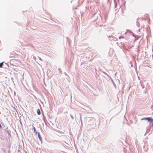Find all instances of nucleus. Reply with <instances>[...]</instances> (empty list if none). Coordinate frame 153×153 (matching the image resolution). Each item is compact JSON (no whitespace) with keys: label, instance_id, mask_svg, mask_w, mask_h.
<instances>
[{"label":"nucleus","instance_id":"obj_1","mask_svg":"<svg viewBox=\"0 0 153 153\" xmlns=\"http://www.w3.org/2000/svg\"><path fill=\"white\" fill-rule=\"evenodd\" d=\"M148 120V122H149V121H151V120H152V118L151 117H146L142 118L141 119V120Z\"/></svg>","mask_w":153,"mask_h":153},{"label":"nucleus","instance_id":"obj_2","mask_svg":"<svg viewBox=\"0 0 153 153\" xmlns=\"http://www.w3.org/2000/svg\"><path fill=\"white\" fill-rule=\"evenodd\" d=\"M151 128V126H149L146 129V132L145 134V135H146V134L149 133L150 131Z\"/></svg>","mask_w":153,"mask_h":153},{"label":"nucleus","instance_id":"obj_3","mask_svg":"<svg viewBox=\"0 0 153 153\" xmlns=\"http://www.w3.org/2000/svg\"><path fill=\"white\" fill-rule=\"evenodd\" d=\"M37 134H38V137L39 138V139L40 141H41L42 142V137L41 135H40L39 133V132H38Z\"/></svg>","mask_w":153,"mask_h":153},{"label":"nucleus","instance_id":"obj_4","mask_svg":"<svg viewBox=\"0 0 153 153\" xmlns=\"http://www.w3.org/2000/svg\"><path fill=\"white\" fill-rule=\"evenodd\" d=\"M37 113L38 115H40V114H41V112H40V110L39 108H38L37 110Z\"/></svg>","mask_w":153,"mask_h":153},{"label":"nucleus","instance_id":"obj_5","mask_svg":"<svg viewBox=\"0 0 153 153\" xmlns=\"http://www.w3.org/2000/svg\"><path fill=\"white\" fill-rule=\"evenodd\" d=\"M33 130H34V132L36 134H37L38 132H37L34 126H33Z\"/></svg>","mask_w":153,"mask_h":153},{"label":"nucleus","instance_id":"obj_6","mask_svg":"<svg viewBox=\"0 0 153 153\" xmlns=\"http://www.w3.org/2000/svg\"><path fill=\"white\" fill-rule=\"evenodd\" d=\"M4 62H3L0 63V68H2L3 67V65H4L3 64L4 63Z\"/></svg>","mask_w":153,"mask_h":153},{"label":"nucleus","instance_id":"obj_7","mask_svg":"<svg viewBox=\"0 0 153 153\" xmlns=\"http://www.w3.org/2000/svg\"><path fill=\"white\" fill-rule=\"evenodd\" d=\"M104 20H103V18H102V22H105V20H106V18L105 17H103Z\"/></svg>","mask_w":153,"mask_h":153},{"label":"nucleus","instance_id":"obj_8","mask_svg":"<svg viewBox=\"0 0 153 153\" xmlns=\"http://www.w3.org/2000/svg\"><path fill=\"white\" fill-rule=\"evenodd\" d=\"M111 81H112V83H113V85H114V87L115 88H116V85L115 83H114V81H113V80L112 79H111Z\"/></svg>","mask_w":153,"mask_h":153},{"label":"nucleus","instance_id":"obj_9","mask_svg":"<svg viewBox=\"0 0 153 153\" xmlns=\"http://www.w3.org/2000/svg\"><path fill=\"white\" fill-rule=\"evenodd\" d=\"M137 25L138 27H139V25H140V24H139L137 20Z\"/></svg>","mask_w":153,"mask_h":153},{"label":"nucleus","instance_id":"obj_10","mask_svg":"<svg viewBox=\"0 0 153 153\" xmlns=\"http://www.w3.org/2000/svg\"><path fill=\"white\" fill-rule=\"evenodd\" d=\"M6 132H7V134H8V135H9L10 134V131L9 130H7L6 131Z\"/></svg>","mask_w":153,"mask_h":153},{"label":"nucleus","instance_id":"obj_11","mask_svg":"<svg viewBox=\"0 0 153 153\" xmlns=\"http://www.w3.org/2000/svg\"><path fill=\"white\" fill-rule=\"evenodd\" d=\"M71 117L72 119H73L74 118V117L71 114Z\"/></svg>","mask_w":153,"mask_h":153},{"label":"nucleus","instance_id":"obj_12","mask_svg":"<svg viewBox=\"0 0 153 153\" xmlns=\"http://www.w3.org/2000/svg\"><path fill=\"white\" fill-rule=\"evenodd\" d=\"M104 74H105L106 75H107V76H108V77H109V75H108V74H107L106 73H105V72H104Z\"/></svg>","mask_w":153,"mask_h":153},{"label":"nucleus","instance_id":"obj_13","mask_svg":"<svg viewBox=\"0 0 153 153\" xmlns=\"http://www.w3.org/2000/svg\"><path fill=\"white\" fill-rule=\"evenodd\" d=\"M2 128V126L1 125V124L0 123V129H1Z\"/></svg>","mask_w":153,"mask_h":153},{"label":"nucleus","instance_id":"obj_14","mask_svg":"<svg viewBox=\"0 0 153 153\" xmlns=\"http://www.w3.org/2000/svg\"><path fill=\"white\" fill-rule=\"evenodd\" d=\"M5 64L6 65H7V67H9V66L8 65V64L7 63H5Z\"/></svg>","mask_w":153,"mask_h":153},{"label":"nucleus","instance_id":"obj_15","mask_svg":"<svg viewBox=\"0 0 153 153\" xmlns=\"http://www.w3.org/2000/svg\"><path fill=\"white\" fill-rule=\"evenodd\" d=\"M39 59L40 60H42L41 59V58H40V57H39Z\"/></svg>","mask_w":153,"mask_h":153},{"label":"nucleus","instance_id":"obj_16","mask_svg":"<svg viewBox=\"0 0 153 153\" xmlns=\"http://www.w3.org/2000/svg\"><path fill=\"white\" fill-rule=\"evenodd\" d=\"M131 67H133V65L132 64H131Z\"/></svg>","mask_w":153,"mask_h":153},{"label":"nucleus","instance_id":"obj_17","mask_svg":"<svg viewBox=\"0 0 153 153\" xmlns=\"http://www.w3.org/2000/svg\"><path fill=\"white\" fill-rule=\"evenodd\" d=\"M138 30H139V31H140V29H139Z\"/></svg>","mask_w":153,"mask_h":153},{"label":"nucleus","instance_id":"obj_18","mask_svg":"<svg viewBox=\"0 0 153 153\" xmlns=\"http://www.w3.org/2000/svg\"><path fill=\"white\" fill-rule=\"evenodd\" d=\"M143 27V26H141V28H142V27Z\"/></svg>","mask_w":153,"mask_h":153},{"label":"nucleus","instance_id":"obj_19","mask_svg":"<svg viewBox=\"0 0 153 153\" xmlns=\"http://www.w3.org/2000/svg\"><path fill=\"white\" fill-rule=\"evenodd\" d=\"M13 79V78H12V79Z\"/></svg>","mask_w":153,"mask_h":153},{"label":"nucleus","instance_id":"obj_20","mask_svg":"<svg viewBox=\"0 0 153 153\" xmlns=\"http://www.w3.org/2000/svg\"><path fill=\"white\" fill-rule=\"evenodd\" d=\"M121 38V37H119V38L120 39Z\"/></svg>","mask_w":153,"mask_h":153},{"label":"nucleus","instance_id":"obj_21","mask_svg":"<svg viewBox=\"0 0 153 153\" xmlns=\"http://www.w3.org/2000/svg\"><path fill=\"white\" fill-rule=\"evenodd\" d=\"M1 114V112H0V114Z\"/></svg>","mask_w":153,"mask_h":153},{"label":"nucleus","instance_id":"obj_22","mask_svg":"<svg viewBox=\"0 0 153 153\" xmlns=\"http://www.w3.org/2000/svg\"><path fill=\"white\" fill-rule=\"evenodd\" d=\"M152 59H153V58H152Z\"/></svg>","mask_w":153,"mask_h":153}]
</instances>
